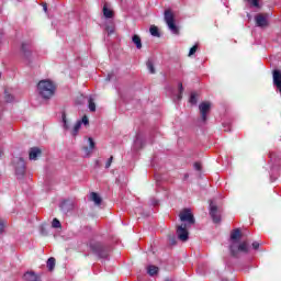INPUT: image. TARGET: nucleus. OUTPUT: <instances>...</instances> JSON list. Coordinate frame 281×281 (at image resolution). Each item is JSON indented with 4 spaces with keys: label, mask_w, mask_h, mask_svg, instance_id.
Returning <instances> with one entry per match:
<instances>
[{
    "label": "nucleus",
    "mask_w": 281,
    "mask_h": 281,
    "mask_svg": "<svg viewBox=\"0 0 281 281\" xmlns=\"http://www.w3.org/2000/svg\"><path fill=\"white\" fill-rule=\"evenodd\" d=\"M210 216L213 223H221V214H218V205L215 200L210 201Z\"/></svg>",
    "instance_id": "1a4fd4ad"
},
{
    "label": "nucleus",
    "mask_w": 281,
    "mask_h": 281,
    "mask_svg": "<svg viewBox=\"0 0 281 281\" xmlns=\"http://www.w3.org/2000/svg\"><path fill=\"white\" fill-rule=\"evenodd\" d=\"M103 16L105 19H113V10L109 9L106 4L103 5Z\"/></svg>",
    "instance_id": "4be33fe9"
},
{
    "label": "nucleus",
    "mask_w": 281,
    "mask_h": 281,
    "mask_svg": "<svg viewBox=\"0 0 281 281\" xmlns=\"http://www.w3.org/2000/svg\"><path fill=\"white\" fill-rule=\"evenodd\" d=\"M196 49H199V45L195 44L193 47L190 48L189 56H194V54H196Z\"/></svg>",
    "instance_id": "f704fd0d"
},
{
    "label": "nucleus",
    "mask_w": 281,
    "mask_h": 281,
    "mask_svg": "<svg viewBox=\"0 0 281 281\" xmlns=\"http://www.w3.org/2000/svg\"><path fill=\"white\" fill-rule=\"evenodd\" d=\"M247 18H248V19H251V14H250V13H247Z\"/></svg>",
    "instance_id": "49530a36"
},
{
    "label": "nucleus",
    "mask_w": 281,
    "mask_h": 281,
    "mask_svg": "<svg viewBox=\"0 0 281 281\" xmlns=\"http://www.w3.org/2000/svg\"><path fill=\"white\" fill-rule=\"evenodd\" d=\"M132 42L136 45V49H142V37L139 35H133Z\"/></svg>",
    "instance_id": "5701e85b"
},
{
    "label": "nucleus",
    "mask_w": 281,
    "mask_h": 281,
    "mask_svg": "<svg viewBox=\"0 0 281 281\" xmlns=\"http://www.w3.org/2000/svg\"><path fill=\"white\" fill-rule=\"evenodd\" d=\"M211 109H212V103L207 101L200 103L199 110L201 115V122H203V124L207 122V113H210Z\"/></svg>",
    "instance_id": "6e6552de"
},
{
    "label": "nucleus",
    "mask_w": 281,
    "mask_h": 281,
    "mask_svg": "<svg viewBox=\"0 0 281 281\" xmlns=\"http://www.w3.org/2000/svg\"><path fill=\"white\" fill-rule=\"evenodd\" d=\"M273 85L277 87L279 93L281 94V71L280 70H273Z\"/></svg>",
    "instance_id": "f8f14e48"
},
{
    "label": "nucleus",
    "mask_w": 281,
    "mask_h": 281,
    "mask_svg": "<svg viewBox=\"0 0 281 281\" xmlns=\"http://www.w3.org/2000/svg\"><path fill=\"white\" fill-rule=\"evenodd\" d=\"M60 210L61 212H64V214H68V212H71V210H74V203H71V201L69 200H66L61 202Z\"/></svg>",
    "instance_id": "2eb2a0df"
},
{
    "label": "nucleus",
    "mask_w": 281,
    "mask_h": 281,
    "mask_svg": "<svg viewBox=\"0 0 281 281\" xmlns=\"http://www.w3.org/2000/svg\"><path fill=\"white\" fill-rule=\"evenodd\" d=\"M147 273L148 276H157V273H159V268L156 266H148L147 267Z\"/></svg>",
    "instance_id": "b1692460"
},
{
    "label": "nucleus",
    "mask_w": 281,
    "mask_h": 281,
    "mask_svg": "<svg viewBox=\"0 0 281 281\" xmlns=\"http://www.w3.org/2000/svg\"><path fill=\"white\" fill-rule=\"evenodd\" d=\"M170 244H171V245H177V239H176L175 237H172V238L170 239Z\"/></svg>",
    "instance_id": "79ce46f5"
},
{
    "label": "nucleus",
    "mask_w": 281,
    "mask_h": 281,
    "mask_svg": "<svg viewBox=\"0 0 281 281\" xmlns=\"http://www.w3.org/2000/svg\"><path fill=\"white\" fill-rule=\"evenodd\" d=\"M88 142H89L90 149H89V147H83V150H85L86 155H91V150H93V148H95V142H93V138H91V137L88 138Z\"/></svg>",
    "instance_id": "aec40b11"
},
{
    "label": "nucleus",
    "mask_w": 281,
    "mask_h": 281,
    "mask_svg": "<svg viewBox=\"0 0 281 281\" xmlns=\"http://www.w3.org/2000/svg\"><path fill=\"white\" fill-rule=\"evenodd\" d=\"M3 229H4L3 222H0V235L3 234Z\"/></svg>",
    "instance_id": "a19ab883"
},
{
    "label": "nucleus",
    "mask_w": 281,
    "mask_h": 281,
    "mask_svg": "<svg viewBox=\"0 0 281 281\" xmlns=\"http://www.w3.org/2000/svg\"><path fill=\"white\" fill-rule=\"evenodd\" d=\"M270 161H273V154L270 155Z\"/></svg>",
    "instance_id": "a18cd8bd"
},
{
    "label": "nucleus",
    "mask_w": 281,
    "mask_h": 281,
    "mask_svg": "<svg viewBox=\"0 0 281 281\" xmlns=\"http://www.w3.org/2000/svg\"><path fill=\"white\" fill-rule=\"evenodd\" d=\"M12 164L14 166L16 177L19 179H23L25 175V160L23 157H14Z\"/></svg>",
    "instance_id": "39448f33"
},
{
    "label": "nucleus",
    "mask_w": 281,
    "mask_h": 281,
    "mask_svg": "<svg viewBox=\"0 0 281 281\" xmlns=\"http://www.w3.org/2000/svg\"><path fill=\"white\" fill-rule=\"evenodd\" d=\"M41 155H42L41 148L33 147L29 151V159L31 161H36V159H38V157H41Z\"/></svg>",
    "instance_id": "ddd939ff"
},
{
    "label": "nucleus",
    "mask_w": 281,
    "mask_h": 281,
    "mask_svg": "<svg viewBox=\"0 0 281 281\" xmlns=\"http://www.w3.org/2000/svg\"><path fill=\"white\" fill-rule=\"evenodd\" d=\"M106 80H111V75L108 76Z\"/></svg>",
    "instance_id": "de8ad7c7"
},
{
    "label": "nucleus",
    "mask_w": 281,
    "mask_h": 281,
    "mask_svg": "<svg viewBox=\"0 0 281 281\" xmlns=\"http://www.w3.org/2000/svg\"><path fill=\"white\" fill-rule=\"evenodd\" d=\"M81 127H82V121H77L71 132L72 137H76V135H78V131H80Z\"/></svg>",
    "instance_id": "393cba45"
},
{
    "label": "nucleus",
    "mask_w": 281,
    "mask_h": 281,
    "mask_svg": "<svg viewBox=\"0 0 281 281\" xmlns=\"http://www.w3.org/2000/svg\"><path fill=\"white\" fill-rule=\"evenodd\" d=\"M111 164H113V156L108 159L105 168H111Z\"/></svg>",
    "instance_id": "4c0bfd02"
},
{
    "label": "nucleus",
    "mask_w": 281,
    "mask_h": 281,
    "mask_svg": "<svg viewBox=\"0 0 281 281\" xmlns=\"http://www.w3.org/2000/svg\"><path fill=\"white\" fill-rule=\"evenodd\" d=\"M165 23L167 24V27L170 30L171 34H176V36H178L179 26H177L175 23V14H172V11H165Z\"/></svg>",
    "instance_id": "20e7f679"
},
{
    "label": "nucleus",
    "mask_w": 281,
    "mask_h": 281,
    "mask_svg": "<svg viewBox=\"0 0 281 281\" xmlns=\"http://www.w3.org/2000/svg\"><path fill=\"white\" fill-rule=\"evenodd\" d=\"M189 227L188 224H181L177 227V236L182 243L188 241V238H190V233H188Z\"/></svg>",
    "instance_id": "9d476101"
},
{
    "label": "nucleus",
    "mask_w": 281,
    "mask_h": 281,
    "mask_svg": "<svg viewBox=\"0 0 281 281\" xmlns=\"http://www.w3.org/2000/svg\"><path fill=\"white\" fill-rule=\"evenodd\" d=\"M260 248V243L254 241L252 243V249H259Z\"/></svg>",
    "instance_id": "58836bf2"
},
{
    "label": "nucleus",
    "mask_w": 281,
    "mask_h": 281,
    "mask_svg": "<svg viewBox=\"0 0 281 281\" xmlns=\"http://www.w3.org/2000/svg\"><path fill=\"white\" fill-rule=\"evenodd\" d=\"M89 249L94 256H98V258H109V248L100 241L90 240Z\"/></svg>",
    "instance_id": "f03ea898"
},
{
    "label": "nucleus",
    "mask_w": 281,
    "mask_h": 281,
    "mask_svg": "<svg viewBox=\"0 0 281 281\" xmlns=\"http://www.w3.org/2000/svg\"><path fill=\"white\" fill-rule=\"evenodd\" d=\"M4 100L5 102H14V97L8 92V90H4Z\"/></svg>",
    "instance_id": "c756f323"
},
{
    "label": "nucleus",
    "mask_w": 281,
    "mask_h": 281,
    "mask_svg": "<svg viewBox=\"0 0 281 281\" xmlns=\"http://www.w3.org/2000/svg\"><path fill=\"white\" fill-rule=\"evenodd\" d=\"M106 32H108L109 35H111L115 32V30H113L111 27H106Z\"/></svg>",
    "instance_id": "ea45409f"
},
{
    "label": "nucleus",
    "mask_w": 281,
    "mask_h": 281,
    "mask_svg": "<svg viewBox=\"0 0 281 281\" xmlns=\"http://www.w3.org/2000/svg\"><path fill=\"white\" fill-rule=\"evenodd\" d=\"M222 281H231L229 279H222Z\"/></svg>",
    "instance_id": "09e8293b"
},
{
    "label": "nucleus",
    "mask_w": 281,
    "mask_h": 281,
    "mask_svg": "<svg viewBox=\"0 0 281 281\" xmlns=\"http://www.w3.org/2000/svg\"><path fill=\"white\" fill-rule=\"evenodd\" d=\"M61 120H63V122H64V128H65L66 131H69V121H67V114L63 113Z\"/></svg>",
    "instance_id": "7c9ffc66"
},
{
    "label": "nucleus",
    "mask_w": 281,
    "mask_h": 281,
    "mask_svg": "<svg viewBox=\"0 0 281 281\" xmlns=\"http://www.w3.org/2000/svg\"><path fill=\"white\" fill-rule=\"evenodd\" d=\"M229 252L233 258H238V254H249V244L247 241L240 244L233 241L229 246Z\"/></svg>",
    "instance_id": "7ed1b4c3"
},
{
    "label": "nucleus",
    "mask_w": 281,
    "mask_h": 281,
    "mask_svg": "<svg viewBox=\"0 0 281 281\" xmlns=\"http://www.w3.org/2000/svg\"><path fill=\"white\" fill-rule=\"evenodd\" d=\"M21 56L26 63H32V43L22 42L21 44Z\"/></svg>",
    "instance_id": "0eeeda50"
},
{
    "label": "nucleus",
    "mask_w": 281,
    "mask_h": 281,
    "mask_svg": "<svg viewBox=\"0 0 281 281\" xmlns=\"http://www.w3.org/2000/svg\"><path fill=\"white\" fill-rule=\"evenodd\" d=\"M180 221L187 225V227H192L194 225L195 220L192 211L190 209H184L179 214Z\"/></svg>",
    "instance_id": "423d86ee"
},
{
    "label": "nucleus",
    "mask_w": 281,
    "mask_h": 281,
    "mask_svg": "<svg viewBox=\"0 0 281 281\" xmlns=\"http://www.w3.org/2000/svg\"><path fill=\"white\" fill-rule=\"evenodd\" d=\"M146 66L149 74H155V64L153 63V59H148Z\"/></svg>",
    "instance_id": "cd10ccee"
},
{
    "label": "nucleus",
    "mask_w": 281,
    "mask_h": 281,
    "mask_svg": "<svg viewBox=\"0 0 281 281\" xmlns=\"http://www.w3.org/2000/svg\"><path fill=\"white\" fill-rule=\"evenodd\" d=\"M255 22L257 27H267L269 25V21L267 20V15L262 13H258L255 15Z\"/></svg>",
    "instance_id": "9b49d317"
},
{
    "label": "nucleus",
    "mask_w": 281,
    "mask_h": 281,
    "mask_svg": "<svg viewBox=\"0 0 281 281\" xmlns=\"http://www.w3.org/2000/svg\"><path fill=\"white\" fill-rule=\"evenodd\" d=\"M144 148V136L142 134H136V138L134 140V149L142 150Z\"/></svg>",
    "instance_id": "4468645a"
},
{
    "label": "nucleus",
    "mask_w": 281,
    "mask_h": 281,
    "mask_svg": "<svg viewBox=\"0 0 281 281\" xmlns=\"http://www.w3.org/2000/svg\"><path fill=\"white\" fill-rule=\"evenodd\" d=\"M43 10H44V12H47V4L46 3L43 5Z\"/></svg>",
    "instance_id": "c03bdc74"
},
{
    "label": "nucleus",
    "mask_w": 281,
    "mask_h": 281,
    "mask_svg": "<svg viewBox=\"0 0 281 281\" xmlns=\"http://www.w3.org/2000/svg\"><path fill=\"white\" fill-rule=\"evenodd\" d=\"M279 172H280V167L277 166V167H273L271 169V172H270V181L273 183V181H278V177H279Z\"/></svg>",
    "instance_id": "a211bd4d"
},
{
    "label": "nucleus",
    "mask_w": 281,
    "mask_h": 281,
    "mask_svg": "<svg viewBox=\"0 0 281 281\" xmlns=\"http://www.w3.org/2000/svg\"><path fill=\"white\" fill-rule=\"evenodd\" d=\"M149 32L151 36H156L159 38L160 34H159V29L157 26H150Z\"/></svg>",
    "instance_id": "c85d7f7f"
},
{
    "label": "nucleus",
    "mask_w": 281,
    "mask_h": 281,
    "mask_svg": "<svg viewBox=\"0 0 281 281\" xmlns=\"http://www.w3.org/2000/svg\"><path fill=\"white\" fill-rule=\"evenodd\" d=\"M224 131H231L229 128H225Z\"/></svg>",
    "instance_id": "3c124183"
},
{
    "label": "nucleus",
    "mask_w": 281,
    "mask_h": 281,
    "mask_svg": "<svg viewBox=\"0 0 281 281\" xmlns=\"http://www.w3.org/2000/svg\"><path fill=\"white\" fill-rule=\"evenodd\" d=\"M24 280H26V281H42L41 278L38 276H36V273H34V271H27L24 274Z\"/></svg>",
    "instance_id": "f3484780"
},
{
    "label": "nucleus",
    "mask_w": 281,
    "mask_h": 281,
    "mask_svg": "<svg viewBox=\"0 0 281 281\" xmlns=\"http://www.w3.org/2000/svg\"><path fill=\"white\" fill-rule=\"evenodd\" d=\"M190 104H196V93L192 92L189 99Z\"/></svg>",
    "instance_id": "72a5a7b5"
},
{
    "label": "nucleus",
    "mask_w": 281,
    "mask_h": 281,
    "mask_svg": "<svg viewBox=\"0 0 281 281\" xmlns=\"http://www.w3.org/2000/svg\"><path fill=\"white\" fill-rule=\"evenodd\" d=\"M165 281H172V280H170V279H166Z\"/></svg>",
    "instance_id": "8fccbe9b"
},
{
    "label": "nucleus",
    "mask_w": 281,
    "mask_h": 281,
    "mask_svg": "<svg viewBox=\"0 0 281 281\" xmlns=\"http://www.w3.org/2000/svg\"><path fill=\"white\" fill-rule=\"evenodd\" d=\"M52 227H54L55 229H60V221H58V218H54L52 222Z\"/></svg>",
    "instance_id": "473e14b6"
},
{
    "label": "nucleus",
    "mask_w": 281,
    "mask_h": 281,
    "mask_svg": "<svg viewBox=\"0 0 281 281\" xmlns=\"http://www.w3.org/2000/svg\"><path fill=\"white\" fill-rule=\"evenodd\" d=\"M81 124H85V126L89 125V117H87V115L82 117Z\"/></svg>",
    "instance_id": "c9c22d12"
},
{
    "label": "nucleus",
    "mask_w": 281,
    "mask_h": 281,
    "mask_svg": "<svg viewBox=\"0 0 281 281\" xmlns=\"http://www.w3.org/2000/svg\"><path fill=\"white\" fill-rule=\"evenodd\" d=\"M179 94L177 95V100H181L183 98V83H178Z\"/></svg>",
    "instance_id": "2f4dec72"
},
{
    "label": "nucleus",
    "mask_w": 281,
    "mask_h": 281,
    "mask_svg": "<svg viewBox=\"0 0 281 281\" xmlns=\"http://www.w3.org/2000/svg\"><path fill=\"white\" fill-rule=\"evenodd\" d=\"M88 108H89V111L94 113V111H95V102L93 101V97H89V99H88Z\"/></svg>",
    "instance_id": "a878e982"
},
{
    "label": "nucleus",
    "mask_w": 281,
    "mask_h": 281,
    "mask_svg": "<svg viewBox=\"0 0 281 281\" xmlns=\"http://www.w3.org/2000/svg\"><path fill=\"white\" fill-rule=\"evenodd\" d=\"M46 267H47L48 271H54V269L56 267V258H54V257L48 258L46 261Z\"/></svg>",
    "instance_id": "412c9836"
},
{
    "label": "nucleus",
    "mask_w": 281,
    "mask_h": 281,
    "mask_svg": "<svg viewBox=\"0 0 281 281\" xmlns=\"http://www.w3.org/2000/svg\"><path fill=\"white\" fill-rule=\"evenodd\" d=\"M37 91L44 100H49L56 93V86L50 80H41L37 83Z\"/></svg>",
    "instance_id": "f257e3e1"
},
{
    "label": "nucleus",
    "mask_w": 281,
    "mask_h": 281,
    "mask_svg": "<svg viewBox=\"0 0 281 281\" xmlns=\"http://www.w3.org/2000/svg\"><path fill=\"white\" fill-rule=\"evenodd\" d=\"M90 201H93L95 205H102V198L95 192L90 193Z\"/></svg>",
    "instance_id": "6ab92c4d"
},
{
    "label": "nucleus",
    "mask_w": 281,
    "mask_h": 281,
    "mask_svg": "<svg viewBox=\"0 0 281 281\" xmlns=\"http://www.w3.org/2000/svg\"><path fill=\"white\" fill-rule=\"evenodd\" d=\"M153 205H159V202L157 200H153Z\"/></svg>",
    "instance_id": "37998d69"
},
{
    "label": "nucleus",
    "mask_w": 281,
    "mask_h": 281,
    "mask_svg": "<svg viewBox=\"0 0 281 281\" xmlns=\"http://www.w3.org/2000/svg\"><path fill=\"white\" fill-rule=\"evenodd\" d=\"M243 234L240 233V228H236L231 233L232 243H238L240 240Z\"/></svg>",
    "instance_id": "dca6fc26"
},
{
    "label": "nucleus",
    "mask_w": 281,
    "mask_h": 281,
    "mask_svg": "<svg viewBox=\"0 0 281 281\" xmlns=\"http://www.w3.org/2000/svg\"><path fill=\"white\" fill-rule=\"evenodd\" d=\"M193 168L198 170V172H201V162H194Z\"/></svg>",
    "instance_id": "e433bc0d"
},
{
    "label": "nucleus",
    "mask_w": 281,
    "mask_h": 281,
    "mask_svg": "<svg viewBox=\"0 0 281 281\" xmlns=\"http://www.w3.org/2000/svg\"><path fill=\"white\" fill-rule=\"evenodd\" d=\"M250 8H257V10H260V0H246Z\"/></svg>",
    "instance_id": "bb28decb"
}]
</instances>
